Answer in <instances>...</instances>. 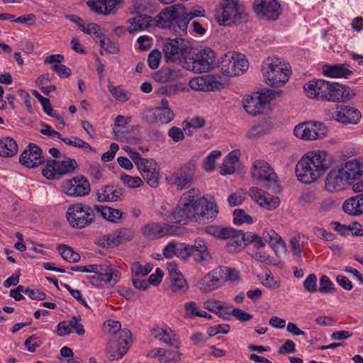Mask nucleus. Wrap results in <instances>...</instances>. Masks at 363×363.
Listing matches in <instances>:
<instances>
[{"label":"nucleus","instance_id":"f257e3e1","mask_svg":"<svg viewBox=\"0 0 363 363\" xmlns=\"http://www.w3.org/2000/svg\"><path fill=\"white\" fill-rule=\"evenodd\" d=\"M205 11L201 7L187 12L182 4H174L162 9L156 16L157 27L169 28L175 34L183 36L186 34L189 21L195 17L204 16Z\"/></svg>","mask_w":363,"mask_h":363},{"label":"nucleus","instance_id":"f03ea898","mask_svg":"<svg viewBox=\"0 0 363 363\" xmlns=\"http://www.w3.org/2000/svg\"><path fill=\"white\" fill-rule=\"evenodd\" d=\"M333 164V157L326 151L310 152L296 164V174L300 182L311 184L320 178Z\"/></svg>","mask_w":363,"mask_h":363},{"label":"nucleus","instance_id":"7ed1b4c3","mask_svg":"<svg viewBox=\"0 0 363 363\" xmlns=\"http://www.w3.org/2000/svg\"><path fill=\"white\" fill-rule=\"evenodd\" d=\"M363 177V157L347 162L341 168L331 169L325 179V188L328 192L346 189L355 180Z\"/></svg>","mask_w":363,"mask_h":363},{"label":"nucleus","instance_id":"20e7f679","mask_svg":"<svg viewBox=\"0 0 363 363\" xmlns=\"http://www.w3.org/2000/svg\"><path fill=\"white\" fill-rule=\"evenodd\" d=\"M199 194L198 189H191L185 192L181 197L177 206L168 211L163 206L160 211L162 218L168 222L185 225L189 220L196 218L197 214L196 195Z\"/></svg>","mask_w":363,"mask_h":363},{"label":"nucleus","instance_id":"39448f33","mask_svg":"<svg viewBox=\"0 0 363 363\" xmlns=\"http://www.w3.org/2000/svg\"><path fill=\"white\" fill-rule=\"evenodd\" d=\"M216 19L219 25L233 26L246 21L247 15L238 0H223L216 10Z\"/></svg>","mask_w":363,"mask_h":363},{"label":"nucleus","instance_id":"423d86ee","mask_svg":"<svg viewBox=\"0 0 363 363\" xmlns=\"http://www.w3.org/2000/svg\"><path fill=\"white\" fill-rule=\"evenodd\" d=\"M252 177L261 187L278 193L281 191L279 179L274 169L264 160L254 162L252 169Z\"/></svg>","mask_w":363,"mask_h":363},{"label":"nucleus","instance_id":"0eeeda50","mask_svg":"<svg viewBox=\"0 0 363 363\" xmlns=\"http://www.w3.org/2000/svg\"><path fill=\"white\" fill-rule=\"evenodd\" d=\"M108 326L113 329V333L118 335V339L109 342L108 352L110 358L118 359L128 352L131 342V332L128 329L121 330V324L119 321L108 320Z\"/></svg>","mask_w":363,"mask_h":363},{"label":"nucleus","instance_id":"6e6552de","mask_svg":"<svg viewBox=\"0 0 363 363\" xmlns=\"http://www.w3.org/2000/svg\"><path fill=\"white\" fill-rule=\"evenodd\" d=\"M94 206L82 203H77L69 206L66 212V218L71 227L76 229H82L95 220Z\"/></svg>","mask_w":363,"mask_h":363},{"label":"nucleus","instance_id":"1a4fd4ad","mask_svg":"<svg viewBox=\"0 0 363 363\" xmlns=\"http://www.w3.org/2000/svg\"><path fill=\"white\" fill-rule=\"evenodd\" d=\"M262 70L266 84L270 86H282L289 79V70L284 68L278 59L268 58Z\"/></svg>","mask_w":363,"mask_h":363},{"label":"nucleus","instance_id":"9d476101","mask_svg":"<svg viewBox=\"0 0 363 363\" xmlns=\"http://www.w3.org/2000/svg\"><path fill=\"white\" fill-rule=\"evenodd\" d=\"M79 165L74 159L63 155V160H47L42 170L43 175L50 180H58L66 174L73 173Z\"/></svg>","mask_w":363,"mask_h":363},{"label":"nucleus","instance_id":"9b49d317","mask_svg":"<svg viewBox=\"0 0 363 363\" xmlns=\"http://www.w3.org/2000/svg\"><path fill=\"white\" fill-rule=\"evenodd\" d=\"M163 45L164 57L167 62L187 60V55L190 53L191 48L186 45L182 36L174 39H165Z\"/></svg>","mask_w":363,"mask_h":363},{"label":"nucleus","instance_id":"f8f14e48","mask_svg":"<svg viewBox=\"0 0 363 363\" xmlns=\"http://www.w3.org/2000/svg\"><path fill=\"white\" fill-rule=\"evenodd\" d=\"M186 61V68L196 73L208 72L216 64V53L210 48H205Z\"/></svg>","mask_w":363,"mask_h":363},{"label":"nucleus","instance_id":"ddd939ff","mask_svg":"<svg viewBox=\"0 0 363 363\" xmlns=\"http://www.w3.org/2000/svg\"><path fill=\"white\" fill-rule=\"evenodd\" d=\"M134 236L135 230L132 228H119L109 234L99 237L95 243L101 247L114 248L131 241Z\"/></svg>","mask_w":363,"mask_h":363},{"label":"nucleus","instance_id":"4468645a","mask_svg":"<svg viewBox=\"0 0 363 363\" xmlns=\"http://www.w3.org/2000/svg\"><path fill=\"white\" fill-rule=\"evenodd\" d=\"M253 11L259 19L268 21L277 20L282 13V8L277 0H255Z\"/></svg>","mask_w":363,"mask_h":363},{"label":"nucleus","instance_id":"2eb2a0df","mask_svg":"<svg viewBox=\"0 0 363 363\" xmlns=\"http://www.w3.org/2000/svg\"><path fill=\"white\" fill-rule=\"evenodd\" d=\"M328 128L322 123L308 121L295 126L294 134L303 140H318L327 135Z\"/></svg>","mask_w":363,"mask_h":363},{"label":"nucleus","instance_id":"dca6fc26","mask_svg":"<svg viewBox=\"0 0 363 363\" xmlns=\"http://www.w3.org/2000/svg\"><path fill=\"white\" fill-rule=\"evenodd\" d=\"M140 232L145 238L153 240L177 235L179 228L168 223L151 222L144 225L141 228Z\"/></svg>","mask_w":363,"mask_h":363},{"label":"nucleus","instance_id":"f3484780","mask_svg":"<svg viewBox=\"0 0 363 363\" xmlns=\"http://www.w3.org/2000/svg\"><path fill=\"white\" fill-rule=\"evenodd\" d=\"M137 168L144 181L151 187L155 188L159 185L160 168L155 160L145 158L137 164Z\"/></svg>","mask_w":363,"mask_h":363},{"label":"nucleus","instance_id":"a211bd4d","mask_svg":"<svg viewBox=\"0 0 363 363\" xmlns=\"http://www.w3.org/2000/svg\"><path fill=\"white\" fill-rule=\"evenodd\" d=\"M195 167L188 163L177 169L170 177L169 182L178 189L183 190L189 187L194 178Z\"/></svg>","mask_w":363,"mask_h":363},{"label":"nucleus","instance_id":"6ab92c4d","mask_svg":"<svg viewBox=\"0 0 363 363\" xmlns=\"http://www.w3.org/2000/svg\"><path fill=\"white\" fill-rule=\"evenodd\" d=\"M90 184L86 177L79 175L67 180L63 185L64 192L70 196H83L89 194Z\"/></svg>","mask_w":363,"mask_h":363},{"label":"nucleus","instance_id":"aec40b11","mask_svg":"<svg viewBox=\"0 0 363 363\" xmlns=\"http://www.w3.org/2000/svg\"><path fill=\"white\" fill-rule=\"evenodd\" d=\"M224 269L218 267L204 276L199 281V289L205 293L214 291L224 284Z\"/></svg>","mask_w":363,"mask_h":363},{"label":"nucleus","instance_id":"412c9836","mask_svg":"<svg viewBox=\"0 0 363 363\" xmlns=\"http://www.w3.org/2000/svg\"><path fill=\"white\" fill-rule=\"evenodd\" d=\"M45 162L41 148L34 143H30L19 157V162L28 168H35Z\"/></svg>","mask_w":363,"mask_h":363},{"label":"nucleus","instance_id":"4be33fe9","mask_svg":"<svg viewBox=\"0 0 363 363\" xmlns=\"http://www.w3.org/2000/svg\"><path fill=\"white\" fill-rule=\"evenodd\" d=\"M329 87L328 81L313 79L304 84L303 90L308 98L326 101Z\"/></svg>","mask_w":363,"mask_h":363},{"label":"nucleus","instance_id":"5701e85b","mask_svg":"<svg viewBox=\"0 0 363 363\" xmlns=\"http://www.w3.org/2000/svg\"><path fill=\"white\" fill-rule=\"evenodd\" d=\"M174 113L169 107L150 108L143 113V119L149 124H166L174 118Z\"/></svg>","mask_w":363,"mask_h":363},{"label":"nucleus","instance_id":"b1692460","mask_svg":"<svg viewBox=\"0 0 363 363\" xmlns=\"http://www.w3.org/2000/svg\"><path fill=\"white\" fill-rule=\"evenodd\" d=\"M329 86L326 101H347L354 96V92L345 85L329 82Z\"/></svg>","mask_w":363,"mask_h":363},{"label":"nucleus","instance_id":"393cba45","mask_svg":"<svg viewBox=\"0 0 363 363\" xmlns=\"http://www.w3.org/2000/svg\"><path fill=\"white\" fill-rule=\"evenodd\" d=\"M97 270L93 273L97 274L106 286H113L121 279V272L111 264H95Z\"/></svg>","mask_w":363,"mask_h":363},{"label":"nucleus","instance_id":"a878e982","mask_svg":"<svg viewBox=\"0 0 363 363\" xmlns=\"http://www.w3.org/2000/svg\"><path fill=\"white\" fill-rule=\"evenodd\" d=\"M189 86L194 90L203 91L219 90L223 87V84L213 75L195 77L190 80Z\"/></svg>","mask_w":363,"mask_h":363},{"label":"nucleus","instance_id":"bb28decb","mask_svg":"<svg viewBox=\"0 0 363 363\" xmlns=\"http://www.w3.org/2000/svg\"><path fill=\"white\" fill-rule=\"evenodd\" d=\"M196 216H200V219L203 221L214 218L216 217L218 209L216 203L210 202L203 197H201L200 194H196Z\"/></svg>","mask_w":363,"mask_h":363},{"label":"nucleus","instance_id":"cd10ccee","mask_svg":"<svg viewBox=\"0 0 363 363\" xmlns=\"http://www.w3.org/2000/svg\"><path fill=\"white\" fill-rule=\"evenodd\" d=\"M360 111L347 106H340L335 111V120L343 124H357L361 119Z\"/></svg>","mask_w":363,"mask_h":363},{"label":"nucleus","instance_id":"c85d7f7f","mask_svg":"<svg viewBox=\"0 0 363 363\" xmlns=\"http://www.w3.org/2000/svg\"><path fill=\"white\" fill-rule=\"evenodd\" d=\"M96 196V200L99 202L121 201L123 196V189L116 188L113 184H108L97 189Z\"/></svg>","mask_w":363,"mask_h":363},{"label":"nucleus","instance_id":"c756f323","mask_svg":"<svg viewBox=\"0 0 363 363\" xmlns=\"http://www.w3.org/2000/svg\"><path fill=\"white\" fill-rule=\"evenodd\" d=\"M349 64L324 65L322 67L324 75L332 78H348L352 74Z\"/></svg>","mask_w":363,"mask_h":363},{"label":"nucleus","instance_id":"7c9ffc66","mask_svg":"<svg viewBox=\"0 0 363 363\" xmlns=\"http://www.w3.org/2000/svg\"><path fill=\"white\" fill-rule=\"evenodd\" d=\"M155 18L156 16L152 18L147 15H138L135 17L130 18L128 20V23L130 24L128 31L130 33H133L138 30L147 29L151 26V22H153L157 26Z\"/></svg>","mask_w":363,"mask_h":363},{"label":"nucleus","instance_id":"2f4dec72","mask_svg":"<svg viewBox=\"0 0 363 363\" xmlns=\"http://www.w3.org/2000/svg\"><path fill=\"white\" fill-rule=\"evenodd\" d=\"M344 211L351 216L363 214V193L347 199L343 205Z\"/></svg>","mask_w":363,"mask_h":363},{"label":"nucleus","instance_id":"473e14b6","mask_svg":"<svg viewBox=\"0 0 363 363\" xmlns=\"http://www.w3.org/2000/svg\"><path fill=\"white\" fill-rule=\"evenodd\" d=\"M191 245V257H194L196 262L201 263L211 259V254L203 240H196L194 244Z\"/></svg>","mask_w":363,"mask_h":363},{"label":"nucleus","instance_id":"72a5a7b5","mask_svg":"<svg viewBox=\"0 0 363 363\" xmlns=\"http://www.w3.org/2000/svg\"><path fill=\"white\" fill-rule=\"evenodd\" d=\"M235 52H229L224 54L219 60V65L221 68V72L226 77L236 76V70L235 69Z\"/></svg>","mask_w":363,"mask_h":363},{"label":"nucleus","instance_id":"f704fd0d","mask_svg":"<svg viewBox=\"0 0 363 363\" xmlns=\"http://www.w3.org/2000/svg\"><path fill=\"white\" fill-rule=\"evenodd\" d=\"M94 209L102 218L110 222L118 223L121 220L123 213L119 209L104 205H94Z\"/></svg>","mask_w":363,"mask_h":363},{"label":"nucleus","instance_id":"c9c22d12","mask_svg":"<svg viewBox=\"0 0 363 363\" xmlns=\"http://www.w3.org/2000/svg\"><path fill=\"white\" fill-rule=\"evenodd\" d=\"M239 162V152H230L223 160L220 167V174L222 175L232 174L235 171L236 165Z\"/></svg>","mask_w":363,"mask_h":363},{"label":"nucleus","instance_id":"e433bc0d","mask_svg":"<svg viewBox=\"0 0 363 363\" xmlns=\"http://www.w3.org/2000/svg\"><path fill=\"white\" fill-rule=\"evenodd\" d=\"M18 152L16 140L10 137L0 139V157H11Z\"/></svg>","mask_w":363,"mask_h":363},{"label":"nucleus","instance_id":"4c0bfd02","mask_svg":"<svg viewBox=\"0 0 363 363\" xmlns=\"http://www.w3.org/2000/svg\"><path fill=\"white\" fill-rule=\"evenodd\" d=\"M243 107L252 116H257L262 113L264 108L260 101L254 96H248L243 101Z\"/></svg>","mask_w":363,"mask_h":363},{"label":"nucleus","instance_id":"58836bf2","mask_svg":"<svg viewBox=\"0 0 363 363\" xmlns=\"http://www.w3.org/2000/svg\"><path fill=\"white\" fill-rule=\"evenodd\" d=\"M207 234L220 239H229V235L235 233L232 228H220L219 226L209 225L205 229Z\"/></svg>","mask_w":363,"mask_h":363},{"label":"nucleus","instance_id":"ea45409f","mask_svg":"<svg viewBox=\"0 0 363 363\" xmlns=\"http://www.w3.org/2000/svg\"><path fill=\"white\" fill-rule=\"evenodd\" d=\"M238 233V236H241L243 238V241L245 242V247L250 243H255L257 248H262L264 247V243L262 241L261 237L257 234L248 232L244 233L242 230H238L235 229V233Z\"/></svg>","mask_w":363,"mask_h":363},{"label":"nucleus","instance_id":"a19ab883","mask_svg":"<svg viewBox=\"0 0 363 363\" xmlns=\"http://www.w3.org/2000/svg\"><path fill=\"white\" fill-rule=\"evenodd\" d=\"M58 251L62 259L69 263L78 262L80 259V255L74 252L71 247L66 245H59Z\"/></svg>","mask_w":363,"mask_h":363},{"label":"nucleus","instance_id":"79ce46f5","mask_svg":"<svg viewBox=\"0 0 363 363\" xmlns=\"http://www.w3.org/2000/svg\"><path fill=\"white\" fill-rule=\"evenodd\" d=\"M272 127L267 121L259 123L253 126L248 132L247 136L250 138H257L269 133Z\"/></svg>","mask_w":363,"mask_h":363},{"label":"nucleus","instance_id":"37998d69","mask_svg":"<svg viewBox=\"0 0 363 363\" xmlns=\"http://www.w3.org/2000/svg\"><path fill=\"white\" fill-rule=\"evenodd\" d=\"M179 75V71L172 68L162 69L154 75V79L160 82L164 83L175 80Z\"/></svg>","mask_w":363,"mask_h":363},{"label":"nucleus","instance_id":"c03bdc74","mask_svg":"<svg viewBox=\"0 0 363 363\" xmlns=\"http://www.w3.org/2000/svg\"><path fill=\"white\" fill-rule=\"evenodd\" d=\"M261 238L265 242L274 246L276 244L278 245H284V241L272 229L265 230L263 231Z\"/></svg>","mask_w":363,"mask_h":363},{"label":"nucleus","instance_id":"a18cd8bd","mask_svg":"<svg viewBox=\"0 0 363 363\" xmlns=\"http://www.w3.org/2000/svg\"><path fill=\"white\" fill-rule=\"evenodd\" d=\"M230 240L227 244L228 250L230 252H237L245 247V242L241 236H238V233L229 235Z\"/></svg>","mask_w":363,"mask_h":363},{"label":"nucleus","instance_id":"49530a36","mask_svg":"<svg viewBox=\"0 0 363 363\" xmlns=\"http://www.w3.org/2000/svg\"><path fill=\"white\" fill-rule=\"evenodd\" d=\"M280 200L278 196H271L267 192H264L259 205L267 210H274L279 205Z\"/></svg>","mask_w":363,"mask_h":363},{"label":"nucleus","instance_id":"de8ad7c7","mask_svg":"<svg viewBox=\"0 0 363 363\" xmlns=\"http://www.w3.org/2000/svg\"><path fill=\"white\" fill-rule=\"evenodd\" d=\"M61 140L69 145H72L82 149L88 148L90 150V151L93 152H96V149L92 147L88 143L82 140V139L77 138V136H72L71 138L62 137Z\"/></svg>","mask_w":363,"mask_h":363},{"label":"nucleus","instance_id":"09e8293b","mask_svg":"<svg viewBox=\"0 0 363 363\" xmlns=\"http://www.w3.org/2000/svg\"><path fill=\"white\" fill-rule=\"evenodd\" d=\"M233 223L237 225L243 223L251 224L253 223L252 217L245 213L243 209L238 208L233 211Z\"/></svg>","mask_w":363,"mask_h":363},{"label":"nucleus","instance_id":"8fccbe9b","mask_svg":"<svg viewBox=\"0 0 363 363\" xmlns=\"http://www.w3.org/2000/svg\"><path fill=\"white\" fill-rule=\"evenodd\" d=\"M109 92L118 101H127L130 99V94L128 91H125L121 86H115L112 84L108 85Z\"/></svg>","mask_w":363,"mask_h":363},{"label":"nucleus","instance_id":"3c124183","mask_svg":"<svg viewBox=\"0 0 363 363\" xmlns=\"http://www.w3.org/2000/svg\"><path fill=\"white\" fill-rule=\"evenodd\" d=\"M236 70V76L243 74L248 68V61L244 55L236 53L234 56Z\"/></svg>","mask_w":363,"mask_h":363},{"label":"nucleus","instance_id":"603ef678","mask_svg":"<svg viewBox=\"0 0 363 363\" xmlns=\"http://www.w3.org/2000/svg\"><path fill=\"white\" fill-rule=\"evenodd\" d=\"M319 291L322 294H329L335 291V288L333 283L327 275H322L319 281Z\"/></svg>","mask_w":363,"mask_h":363},{"label":"nucleus","instance_id":"864d4df0","mask_svg":"<svg viewBox=\"0 0 363 363\" xmlns=\"http://www.w3.org/2000/svg\"><path fill=\"white\" fill-rule=\"evenodd\" d=\"M121 180L129 188H137L143 185V181L139 177H132L125 173L121 174Z\"/></svg>","mask_w":363,"mask_h":363},{"label":"nucleus","instance_id":"5fc2aeb1","mask_svg":"<svg viewBox=\"0 0 363 363\" xmlns=\"http://www.w3.org/2000/svg\"><path fill=\"white\" fill-rule=\"evenodd\" d=\"M82 31L86 34L93 35L96 38L101 39L104 38V33H101V27L94 23H90L86 25H82Z\"/></svg>","mask_w":363,"mask_h":363},{"label":"nucleus","instance_id":"6e6d98bb","mask_svg":"<svg viewBox=\"0 0 363 363\" xmlns=\"http://www.w3.org/2000/svg\"><path fill=\"white\" fill-rule=\"evenodd\" d=\"M152 269V266L147 264L145 266L142 265L139 262H134L131 266V270L133 276L138 277L140 275L146 276Z\"/></svg>","mask_w":363,"mask_h":363},{"label":"nucleus","instance_id":"4d7b16f0","mask_svg":"<svg viewBox=\"0 0 363 363\" xmlns=\"http://www.w3.org/2000/svg\"><path fill=\"white\" fill-rule=\"evenodd\" d=\"M82 320L81 315L72 316L68 321L71 330H74V332L79 336L84 335L85 330L84 325L80 323Z\"/></svg>","mask_w":363,"mask_h":363},{"label":"nucleus","instance_id":"13d9d810","mask_svg":"<svg viewBox=\"0 0 363 363\" xmlns=\"http://www.w3.org/2000/svg\"><path fill=\"white\" fill-rule=\"evenodd\" d=\"M99 41L101 48L102 50H105L106 52L110 54H116L118 52V46L109 38H106L105 34L104 35V38H101Z\"/></svg>","mask_w":363,"mask_h":363},{"label":"nucleus","instance_id":"bf43d9fd","mask_svg":"<svg viewBox=\"0 0 363 363\" xmlns=\"http://www.w3.org/2000/svg\"><path fill=\"white\" fill-rule=\"evenodd\" d=\"M303 287L309 293H314L318 291L317 277L314 274H310L303 281Z\"/></svg>","mask_w":363,"mask_h":363},{"label":"nucleus","instance_id":"052dcab7","mask_svg":"<svg viewBox=\"0 0 363 363\" xmlns=\"http://www.w3.org/2000/svg\"><path fill=\"white\" fill-rule=\"evenodd\" d=\"M161 52L155 49L149 54L147 57L148 66L152 69H157L160 63Z\"/></svg>","mask_w":363,"mask_h":363},{"label":"nucleus","instance_id":"680f3d73","mask_svg":"<svg viewBox=\"0 0 363 363\" xmlns=\"http://www.w3.org/2000/svg\"><path fill=\"white\" fill-rule=\"evenodd\" d=\"M191 245L186 243L177 244L176 256L182 259H186L191 257Z\"/></svg>","mask_w":363,"mask_h":363},{"label":"nucleus","instance_id":"e2e57ef3","mask_svg":"<svg viewBox=\"0 0 363 363\" xmlns=\"http://www.w3.org/2000/svg\"><path fill=\"white\" fill-rule=\"evenodd\" d=\"M167 333H168V335H165L166 337L164 339V342L171 347L178 349L180 345L178 336L170 328L167 329Z\"/></svg>","mask_w":363,"mask_h":363},{"label":"nucleus","instance_id":"0e129e2a","mask_svg":"<svg viewBox=\"0 0 363 363\" xmlns=\"http://www.w3.org/2000/svg\"><path fill=\"white\" fill-rule=\"evenodd\" d=\"M184 123H186L184 127V131H186V129L190 128H201L206 124V120L200 116H196L193 118L189 122L184 121Z\"/></svg>","mask_w":363,"mask_h":363},{"label":"nucleus","instance_id":"69168bd1","mask_svg":"<svg viewBox=\"0 0 363 363\" xmlns=\"http://www.w3.org/2000/svg\"><path fill=\"white\" fill-rule=\"evenodd\" d=\"M225 272L224 283L226 281H236L240 279L239 272L234 268L222 267Z\"/></svg>","mask_w":363,"mask_h":363},{"label":"nucleus","instance_id":"338daca9","mask_svg":"<svg viewBox=\"0 0 363 363\" xmlns=\"http://www.w3.org/2000/svg\"><path fill=\"white\" fill-rule=\"evenodd\" d=\"M52 69L60 78L69 77L72 74L71 69L62 64L53 65Z\"/></svg>","mask_w":363,"mask_h":363},{"label":"nucleus","instance_id":"774afa93","mask_svg":"<svg viewBox=\"0 0 363 363\" xmlns=\"http://www.w3.org/2000/svg\"><path fill=\"white\" fill-rule=\"evenodd\" d=\"M24 345L30 352H34L36 348L40 347L39 338L33 335L26 339Z\"/></svg>","mask_w":363,"mask_h":363}]
</instances>
